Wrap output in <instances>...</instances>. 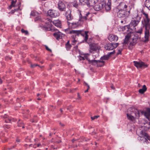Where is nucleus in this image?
Masks as SVG:
<instances>
[{
	"label": "nucleus",
	"mask_w": 150,
	"mask_h": 150,
	"mask_svg": "<svg viewBox=\"0 0 150 150\" xmlns=\"http://www.w3.org/2000/svg\"><path fill=\"white\" fill-rule=\"evenodd\" d=\"M52 21L49 20L47 22H45L44 25H40V26L45 30L48 31L56 30V31L53 34L54 36L58 40L59 39H62L63 37L64 36V34L58 31L57 29L54 28L52 26Z\"/></svg>",
	"instance_id": "1"
},
{
	"label": "nucleus",
	"mask_w": 150,
	"mask_h": 150,
	"mask_svg": "<svg viewBox=\"0 0 150 150\" xmlns=\"http://www.w3.org/2000/svg\"><path fill=\"white\" fill-rule=\"evenodd\" d=\"M57 8L61 12L64 11V15L67 21H71L73 18V16L71 14V10L66 7L65 4L63 1H60L58 3Z\"/></svg>",
	"instance_id": "2"
},
{
	"label": "nucleus",
	"mask_w": 150,
	"mask_h": 150,
	"mask_svg": "<svg viewBox=\"0 0 150 150\" xmlns=\"http://www.w3.org/2000/svg\"><path fill=\"white\" fill-rule=\"evenodd\" d=\"M65 32L67 33L73 34L71 36V38L73 39H75L76 35L78 36L81 35L82 36H84L85 35L84 40L86 42L88 38V31H84L83 30H72L69 31L68 29H67L65 30Z\"/></svg>",
	"instance_id": "3"
},
{
	"label": "nucleus",
	"mask_w": 150,
	"mask_h": 150,
	"mask_svg": "<svg viewBox=\"0 0 150 150\" xmlns=\"http://www.w3.org/2000/svg\"><path fill=\"white\" fill-rule=\"evenodd\" d=\"M143 26L145 28L144 38L145 40L144 42H146L149 41V30L150 29V19H144V23H143Z\"/></svg>",
	"instance_id": "4"
},
{
	"label": "nucleus",
	"mask_w": 150,
	"mask_h": 150,
	"mask_svg": "<svg viewBox=\"0 0 150 150\" xmlns=\"http://www.w3.org/2000/svg\"><path fill=\"white\" fill-rule=\"evenodd\" d=\"M92 15L91 13L88 12L86 14L85 16L83 17L82 18L79 19V21L77 22L70 23L67 21L68 25L71 28H75L78 27L79 25H81L82 23L84 20H87V18H88L89 15H91V16Z\"/></svg>",
	"instance_id": "5"
},
{
	"label": "nucleus",
	"mask_w": 150,
	"mask_h": 150,
	"mask_svg": "<svg viewBox=\"0 0 150 150\" xmlns=\"http://www.w3.org/2000/svg\"><path fill=\"white\" fill-rule=\"evenodd\" d=\"M117 15V16L119 18H124L127 16L130 13V9L129 10H121L115 8L114 10Z\"/></svg>",
	"instance_id": "6"
},
{
	"label": "nucleus",
	"mask_w": 150,
	"mask_h": 150,
	"mask_svg": "<svg viewBox=\"0 0 150 150\" xmlns=\"http://www.w3.org/2000/svg\"><path fill=\"white\" fill-rule=\"evenodd\" d=\"M88 54L86 55L85 57L86 59L87 60L90 64L93 65H97L98 67H101L104 65V61H103L96 60H91L88 57H87Z\"/></svg>",
	"instance_id": "7"
},
{
	"label": "nucleus",
	"mask_w": 150,
	"mask_h": 150,
	"mask_svg": "<svg viewBox=\"0 0 150 150\" xmlns=\"http://www.w3.org/2000/svg\"><path fill=\"white\" fill-rule=\"evenodd\" d=\"M132 110L133 112V111L134 113V112L136 118H138L140 115H144L145 116V111L142 110H138L134 108L131 107L129 109V110Z\"/></svg>",
	"instance_id": "8"
},
{
	"label": "nucleus",
	"mask_w": 150,
	"mask_h": 150,
	"mask_svg": "<svg viewBox=\"0 0 150 150\" xmlns=\"http://www.w3.org/2000/svg\"><path fill=\"white\" fill-rule=\"evenodd\" d=\"M105 5V1L103 0L97 4L95 5L94 8L96 11H99L104 8Z\"/></svg>",
	"instance_id": "9"
},
{
	"label": "nucleus",
	"mask_w": 150,
	"mask_h": 150,
	"mask_svg": "<svg viewBox=\"0 0 150 150\" xmlns=\"http://www.w3.org/2000/svg\"><path fill=\"white\" fill-rule=\"evenodd\" d=\"M47 14L51 17H56L59 15L58 11L54 10H49L47 12Z\"/></svg>",
	"instance_id": "10"
},
{
	"label": "nucleus",
	"mask_w": 150,
	"mask_h": 150,
	"mask_svg": "<svg viewBox=\"0 0 150 150\" xmlns=\"http://www.w3.org/2000/svg\"><path fill=\"white\" fill-rule=\"evenodd\" d=\"M130 108H129L128 110V113L127 114V117L128 120L131 121H133L135 119H136L135 117H134L133 115V114H134V112H133L132 110L129 111V109Z\"/></svg>",
	"instance_id": "11"
},
{
	"label": "nucleus",
	"mask_w": 150,
	"mask_h": 150,
	"mask_svg": "<svg viewBox=\"0 0 150 150\" xmlns=\"http://www.w3.org/2000/svg\"><path fill=\"white\" fill-rule=\"evenodd\" d=\"M134 66L137 68L142 67L145 68L147 67L148 66L147 64H145L144 62H137L134 61Z\"/></svg>",
	"instance_id": "12"
},
{
	"label": "nucleus",
	"mask_w": 150,
	"mask_h": 150,
	"mask_svg": "<svg viewBox=\"0 0 150 150\" xmlns=\"http://www.w3.org/2000/svg\"><path fill=\"white\" fill-rule=\"evenodd\" d=\"M128 6L124 2L120 3L117 6V8L121 10H126L128 9Z\"/></svg>",
	"instance_id": "13"
},
{
	"label": "nucleus",
	"mask_w": 150,
	"mask_h": 150,
	"mask_svg": "<svg viewBox=\"0 0 150 150\" xmlns=\"http://www.w3.org/2000/svg\"><path fill=\"white\" fill-rule=\"evenodd\" d=\"M140 136L141 138L143 137V138L144 139L145 141L146 140L147 141V139L150 140V137H149L148 134L145 133V132L143 130H142L140 132Z\"/></svg>",
	"instance_id": "14"
},
{
	"label": "nucleus",
	"mask_w": 150,
	"mask_h": 150,
	"mask_svg": "<svg viewBox=\"0 0 150 150\" xmlns=\"http://www.w3.org/2000/svg\"><path fill=\"white\" fill-rule=\"evenodd\" d=\"M129 38V35H127L126 36L123 42L122 43V48H125L128 45Z\"/></svg>",
	"instance_id": "15"
},
{
	"label": "nucleus",
	"mask_w": 150,
	"mask_h": 150,
	"mask_svg": "<svg viewBox=\"0 0 150 150\" xmlns=\"http://www.w3.org/2000/svg\"><path fill=\"white\" fill-rule=\"evenodd\" d=\"M108 38L110 41L112 42L113 41H117L118 39V37L116 35L110 34L108 36Z\"/></svg>",
	"instance_id": "16"
},
{
	"label": "nucleus",
	"mask_w": 150,
	"mask_h": 150,
	"mask_svg": "<svg viewBox=\"0 0 150 150\" xmlns=\"http://www.w3.org/2000/svg\"><path fill=\"white\" fill-rule=\"evenodd\" d=\"M111 0H108V2L107 4H106V1H105V5L104 7L105 10L108 11L110 10L111 5Z\"/></svg>",
	"instance_id": "17"
},
{
	"label": "nucleus",
	"mask_w": 150,
	"mask_h": 150,
	"mask_svg": "<svg viewBox=\"0 0 150 150\" xmlns=\"http://www.w3.org/2000/svg\"><path fill=\"white\" fill-rule=\"evenodd\" d=\"M99 47L98 46L95 44H92L90 45V52L92 53L93 51H96L99 49Z\"/></svg>",
	"instance_id": "18"
},
{
	"label": "nucleus",
	"mask_w": 150,
	"mask_h": 150,
	"mask_svg": "<svg viewBox=\"0 0 150 150\" xmlns=\"http://www.w3.org/2000/svg\"><path fill=\"white\" fill-rule=\"evenodd\" d=\"M140 20H135L134 19L132 20L131 21L130 24V25L132 27H135L136 26L139 22H140Z\"/></svg>",
	"instance_id": "19"
},
{
	"label": "nucleus",
	"mask_w": 150,
	"mask_h": 150,
	"mask_svg": "<svg viewBox=\"0 0 150 150\" xmlns=\"http://www.w3.org/2000/svg\"><path fill=\"white\" fill-rule=\"evenodd\" d=\"M137 41L136 40H133L132 39V40L130 41L129 45L128 46L130 50L132 49L136 44Z\"/></svg>",
	"instance_id": "20"
},
{
	"label": "nucleus",
	"mask_w": 150,
	"mask_h": 150,
	"mask_svg": "<svg viewBox=\"0 0 150 150\" xmlns=\"http://www.w3.org/2000/svg\"><path fill=\"white\" fill-rule=\"evenodd\" d=\"M52 23L55 26L59 28L61 27V23L60 21L59 20H54L52 22Z\"/></svg>",
	"instance_id": "21"
},
{
	"label": "nucleus",
	"mask_w": 150,
	"mask_h": 150,
	"mask_svg": "<svg viewBox=\"0 0 150 150\" xmlns=\"http://www.w3.org/2000/svg\"><path fill=\"white\" fill-rule=\"evenodd\" d=\"M105 49L108 50H111L113 49V47L112 43H108L107 44L105 47Z\"/></svg>",
	"instance_id": "22"
},
{
	"label": "nucleus",
	"mask_w": 150,
	"mask_h": 150,
	"mask_svg": "<svg viewBox=\"0 0 150 150\" xmlns=\"http://www.w3.org/2000/svg\"><path fill=\"white\" fill-rule=\"evenodd\" d=\"M98 0H89L88 6H92L97 3Z\"/></svg>",
	"instance_id": "23"
},
{
	"label": "nucleus",
	"mask_w": 150,
	"mask_h": 150,
	"mask_svg": "<svg viewBox=\"0 0 150 150\" xmlns=\"http://www.w3.org/2000/svg\"><path fill=\"white\" fill-rule=\"evenodd\" d=\"M2 117H3L5 119L4 121L6 122H11L12 120L10 119L9 117L6 114H5L4 115L1 116Z\"/></svg>",
	"instance_id": "24"
},
{
	"label": "nucleus",
	"mask_w": 150,
	"mask_h": 150,
	"mask_svg": "<svg viewBox=\"0 0 150 150\" xmlns=\"http://www.w3.org/2000/svg\"><path fill=\"white\" fill-rule=\"evenodd\" d=\"M147 89L146 85H144L143 86L142 88L139 90V92L141 94H143L146 91Z\"/></svg>",
	"instance_id": "25"
},
{
	"label": "nucleus",
	"mask_w": 150,
	"mask_h": 150,
	"mask_svg": "<svg viewBox=\"0 0 150 150\" xmlns=\"http://www.w3.org/2000/svg\"><path fill=\"white\" fill-rule=\"evenodd\" d=\"M139 38H140V34H137V33H135L134 34V37L132 38V39H133V40H135L137 41V40Z\"/></svg>",
	"instance_id": "26"
},
{
	"label": "nucleus",
	"mask_w": 150,
	"mask_h": 150,
	"mask_svg": "<svg viewBox=\"0 0 150 150\" xmlns=\"http://www.w3.org/2000/svg\"><path fill=\"white\" fill-rule=\"evenodd\" d=\"M88 54L87 55V57H88V56H89V54H88L87 53V54H81L82 55H84V57H82L80 55H79L78 56V57L79 59V60L81 61V60H85V59H86V58L85 57V56H86V55Z\"/></svg>",
	"instance_id": "27"
},
{
	"label": "nucleus",
	"mask_w": 150,
	"mask_h": 150,
	"mask_svg": "<svg viewBox=\"0 0 150 150\" xmlns=\"http://www.w3.org/2000/svg\"><path fill=\"white\" fill-rule=\"evenodd\" d=\"M145 5L150 10V0H146L145 2Z\"/></svg>",
	"instance_id": "28"
},
{
	"label": "nucleus",
	"mask_w": 150,
	"mask_h": 150,
	"mask_svg": "<svg viewBox=\"0 0 150 150\" xmlns=\"http://www.w3.org/2000/svg\"><path fill=\"white\" fill-rule=\"evenodd\" d=\"M17 125L19 127H22V128H24L25 127L24 124L22 121L21 120H19L17 122Z\"/></svg>",
	"instance_id": "29"
},
{
	"label": "nucleus",
	"mask_w": 150,
	"mask_h": 150,
	"mask_svg": "<svg viewBox=\"0 0 150 150\" xmlns=\"http://www.w3.org/2000/svg\"><path fill=\"white\" fill-rule=\"evenodd\" d=\"M80 3L83 5H86L88 6L89 0H79Z\"/></svg>",
	"instance_id": "30"
},
{
	"label": "nucleus",
	"mask_w": 150,
	"mask_h": 150,
	"mask_svg": "<svg viewBox=\"0 0 150 150\" xmlns=\"http://www.w3.org/2000/svg\"><path fill=\"white\" fill-rule=\"evenodd\" d=\"M109 56L108 55H104L100 59L102 60H107L109 58Z\"/></svg>",
	"instance_id": "31"
},
{
	"label": "nucleus",
	"mask_w": 150,
	"mask_h": 150,
	"mask_svg": "<svg viewBox=\"0 0 150 150\" xmlns=\"http://www.w3.org/2000/svg\"><path fill=\"white\" fill-rule=\"evenodd\" d=\"M16 1H14L13 0H12L11 2V5L9 6V8L10 9H11L12 7H14L15 6V5L16 3Z\"/></svg>",
	"instance_id": "32"
},
{
	"label": "nucleus",
	"mask_w": 150,
	"mask_h": 150,
	"mask_svg": "<svg viewBox=\"0 0 150 150\" xmlns=\"http://www.w3.org/2000/svg\"><path fill=\"white\" fill-rule=\"evenodd\" d=\"M21 31L22 33H24L25 35H28V31L26 30H25L23 29H22L21 30Z\"/></svg>",
	"instance_id": "33"
},
{
	"label": "nucleus",
	"mask_w": 150,
	"mask_h": 150,
	"mask_svg": "<svg viewBox=\"0 0 150 150\" xmlns=\"http://www.w3.org/2000/svg\"><path fill=\"white\" fill-rule=\"evenodd\" d=\"M142 28H141L140 29H139L138 30L136 31V33H137V34L139 33V34H140H140L142 33Z\"/></svg>",
	"instance_id": "34"
},
{
	"label": "nucleus",
	"mask_w": 150,
	"mask_h": 150,
	"mask_svg": "<svg viewBox=\"0 0 150 150\" xmlns=\"http://www.w3.org/2000/svg\"><path fill=\"white\" fill-rule=\"evenodd\" d=\"M65 47L67 50H69L71 47V44L65 45Z\"/></svg>",
	"instance_id": "35"
},
{
	"label": "nucleus",
	"mask_w": 150,
	"mask_h": 150,
	"mask_svg": "<svg viewBox=\"0 0 150 150\" xmlns=\"http://www.w3.org/2000/svg\"><path fill=\"white\" fill-rule=\"evenodd\" d=\"M35 21H42L41 17L40 16H38V17H36L35 19Z\"/></svg>",
	"instance_id": "36"
},
{
	"label": "nucleus",
	"mask_w": 150,
	"mask_h": 150,
	"mask_svg": "<svg viewBox=\"0 0 150 150\" xmlns=\"http://www.w3.org/2000/svg\"><path fill=\"white\" fill-rule=\"evenodd\" d=\"M112 45L113 46V49H114L115 48L117 47L119 45V43H114V44L112 43Z\"/></svg>",
	"instance_id": "37"
},
{
	"label": "nucleus",
	"mask_w": 150,
	"mask_h": 150,
	"mask_svg": "<svg viewBox=\"0 0 150 150\" xmlns=\"http://www.w3.org/2000/svg\"><path fill=\"white\" fill-rule=\"evenodd\" d=\"M99 117V115H96L94 116L93 117H91V118L92 120H93L95 119H96Z\"/></svg>",
	"instance_id": "38"
},
{
	"label": "nucleus",
	"mask_w": 150,
	"mask_h": 150,
	"mask_svg": "<svg viewBox=\"0 0 150 150\" xmlns=\"http://www.w3.org/2000/svg\"><path fill=\"white\" fill-rule=\"evenodd\" d=\"M123 48H122H122H121V49L120 50H118V52L117 53V55H118L119 54H121V53L122 49Z\"/></svg>",
	"instance_id": "39"
},
{
	"label": "nucleus",
	"mask_w": 150,
	"mask_h": 150,
	"mask_svg": "<svg viewBox=\"0 0 150 150\" xmlns=\"http://www.w3.org/2000/svg\"><path fill=\"white\" fill-rule=\"evenodd\" d=\"M115 53V51L113 50L112 52H110L109 53H108V55H109V57H111V55Z\"/></svg>",
	"instance_id": "40"
},
{
	"label": "nucleus",
	"mask_w": 150,
	"mask_h": 150,
	"mask_svg": "<svg viewBox=\"0 0 150 150\" xmlns=\"http://www.w3.org/2000/svg\"><path fill=\"white\" fill-rule=\"evenodd\" d=\"M37 66H38L39 67V65L37 64H31V67L33 68Z\"/></svg>",
	"instance_id": "41"
},
{
	"label": "nucleus",
	"mask_w": 150,
	"mask_h": 150,
	"mask_svg": "<svg viewBox=\"0 0 150 150\" xmlns=\"http://www.w3.org/2000/svg\"><path fill=\"white\" fill-rule=\"evenodd\" d=\"M143 14L146 17V19H149V18H148V14H146L145 13H144Z\"/></svg>",
	"instance_id": "42"
},
{
	"label": "nucleus",
	"mask_w": 150,
	"mask_h": 150,
	"mask_svg": "<svg viewBox=\"0 0 150 150\" xmlns=\"http://www.w3.org/2000/svg\"><path fill=\"white\" fill-rule=\"evenodd\" d=\"M73 6L74 7H75V8H78L79 7V5L77 3H74L73 4Z\"/></svg>",
	"instance_id": "43"
},
{
	"label": "nucleus",
	"mask_w": 150,
	"mask_h": 150,
	"mask_svg": "<svg viewBox=\"0 0 150 150\" xmlns=\"http://www.w3.org/2000/svg\"><path fill=\"white\" fill-rule=\"evenodd\" d=\"M30 16H35V12L34 11H32L30 14Z\"/></svg>",
	"instance_id": "44"
},
{
	"label": "nucleus",
	"mask_w": 150,
	"mask_h": 150,
	"mask_svg": "<svg viewBox=\"0 0 150 150\" xmlns=\"http://www.w3.org/2000/svg\"><path fill=\"white\" fill-rule=\"evenodd\" d=\"M19 8H18V9H15L14 10H12L11 11V13L12 14L13 13L15 12V11H17Z\"/></svg>",
	"instance_id": "45"
},
{
	"label": "nucleus",
	"mask_w": 150,
	"mask_h": 150,
	"mask_svg": "<svg viewBox=\"0 0 150 150\" xmlns=\"http://www.w3.org/2000/svg\"><path fill=\"white\" fill-rule=\"evenodd\" d=\"M17 101H18V100H19L21 102H23V101L24 100V99H23V98H17Z\"/></svg>",
	"instance_id": "46"
},
{
	"label": "nucleus",
	"mask_w": 150,
	"mask_h": 150,
	"mask_svg": "<svg viewBox=\"0 0 150 150\" xmlns=\"http://www.w3.org/2000/svg\"><path fill=\"white\" fill-rule=\"evenodd\" d=\"M45 48L46 49V50H47L48 51H50L51 52H52V50L51 49H49V47L47 46L46 45V46H45Z\"/></svg>",
	"instance_id": "47"
},
{
	"label": "nucleus",
	"mask_w": 150,
	"mask_h": 150,
	"mask_svg": "<svg viewBox=\"0 0 150 150\" xmlns=\"http://www.w3.org/2000/svg\"><path fill=\"white\" fill-rule=\"evenodd\" d=\"M71 106L67 107V109L68 110H70V109L71 108Z\"/></svg>",
	"instance_id": "48"
},
{
	"label": "nucleus",
	"mask_w": 150,
	"mask_h": 150,
	"mask_svg": "<svg viewBox=\"0 0 150 150\" xmlns=\"http://www.w3.org/2000/svg\"><path fill=\"white\" fill-rule=\"evenodd\" d=\"M73 40H72V42L73 43H75L76 42V40H75V39H73Z\"/></svg>",
	"instance_id": "49"
},
{
	"label": "nucleus",
	"mask_w": 150,
	"mask_h": 150,
	"mask_svg": "<svg viewBox=\"0 0 150 150\" xmlns=\"http://www.w3.org/2000/svg\"><path fill=\"white\" fill-rule=\"evenodd\" d=\"M6 59H9L10 60H11V57L7 56V57H6Z\"/></svg>",
	"instance_id": "50"
},
{
	"label": "nucleus",
	"mask_w": 150,
	"mask_h": 150,
	"mask_svg": "<svg viewBox=\"0 0 150 150\" xmlns=\"http://www.w3.org/2000/svg\"><path fill=\"white\" fill-rule=\"evenodd\" d=\"M61 142V141L60 140L57 141L56 142V143H59Z\"/></svg>",
	"instance_id": "51"
},
{
	"label": "nucleus",
	"mask_w": 150,
	"mask_h": 150,
	"mask_svg": "<svg viewBox=\"0 0 150 150\" xmlns=\"http://www.w3.org/2000/svg\"><path fill=\"white\" fill-rule=\"evenodd\" d=\"M78 99H80L81 98V97L80 96L79 94V93H78Z\"/></svg>",
	"instance_id": "52"
},
{
	"label": "nucleus",
	"mask_w": 150,
	"mask_h": 150,
	"mask_svg": "<svg viewBox=\"0 0 150 150\" xmlns=\"http://www.w3.org/2000/svg\"><path fill=\"white\" fill-rule=\"evenodd\" d=\"M124 29H125V28H128V26L127 25L125 26H124Z\"/></svg>",
	"instance_id": "53"
},
{
	"label": "nucleus",
	"mask_w": 150,
	"mask_h": 150,
	"mask_svg": "<svg viewBox=\"0 0 150 150\" xmlns=\"http://www.w3.org/2000/svg\"><path fill=\"white\" fill-rule=\"evenodd\" d=\"M69 41H68V42H67V43L65 44V45H70V44H69Z\"/></svg>",
	"instance_id": "54"
},
{
	"label": "nucleus",
	"mask_w": 150,
	"mask_h": 150,
	"mask_svg": "<svg viewBox=\"0 0 150 150\" xmlns=\"http://www.w3.org/2000/svg\"><path fill=\"white\" fill-rule=\"evenodd\" d=\"M111 88H112V89H115V88L113 87V86H110Z\"/></svg>",
	"instance_id": "55"
},
{
	"label": "nucleus",
	"mask_w": 150,
	"mask_h": 150,
	"mask_svg": "<svg viewBox=\"0 0 150 150\" xmlns=\"http://www.w3.org/2000/svg\"><path fill=\"white\" fill-rule=\"evenodd\" d=\"M41 146L40 144H37V147H39L40 146Z\"/></svg>",
	"instance_id": "56"
},
{
	"label": "nucleus",
	"mask_w": 150,
	"mask_h": 150,
	"mask_svg": "<svg viewBox=\"0 0 150 150\" xmlns=\"http://www.w3.org/2000/svg\"><path fill=\"white\" fill-rule=\"evenodd\" d=\"M51 147L53 149H55V148L54 147V146L53 145H52L51 146Z\"/></svg>",
	"instance_id": "57"
},
{
	"label": "nucleus",
	"mask_w": 150,
	"mask_h": 150,
	"mask_svg": "<svg viewBox=\"0 0 150 150\" xmlns=\"http://www.w3.org/2000/svg\"><path fill=\"white\" fill-rule=\"evenodd\" d=\"M84 84H85V85H86V86H87L89 85L88 84V83H86V82H84Z\"/></svg>",
	"instance_id": "58"
},
{
	"label": "nucleus",
	"mask_w": 150,
	"mask_h": 150,
	"mask_svg": "<svg viewBox=\"0 0 150 150\" xmlns=\"http://www.w3.org/2000/svg\"><path fill=\"white\" fill-rule=\"evenodd\" d=\"M60 125L62 126H63L64 125L62 124L61 123H60Z\"/></svg>",
	"instance_id": "59"
},
{
	"label": "nucleus",
	"mask_w": 150,
	"mask_h": 150,
	"mask_svg": "<svg viewBox=\"0 0 150 150\" xmlns=\"http://www.w3.org/2000/svg\"><path fill=\"white\" fill-rule=\"evenodd\" d=\"M2 83V81L1 79L0 78V83L1 84Z\"/></svg>",
	"instance_id": "60"
},
{
	"label": "nucleus",
	"mask_w": 150,
	"mask_h": 150,
	"mask_svg": "<svg viewBox=\"0 0 150 150\" xmlns=\"http://www.w3.org/2000/svg\"><path fill=\"white\" fill-rule=\"evenodd\" d=\"M60 111L61 112H63V110H62V108H60Z\"/></svg>",
	"instance_id": "61"
},
{
	"label": "nucleus",
	"mask_w": 150,
	"mask_h": 150,
	"mask_svg": "<svg viewBox=\"0 0 150 150\" xmlns=\"http://www.w3.org/2000/svg\"><path fill=\"white\" fill-rule=\"evenodd\" d=\"M88 89H87L85 91V93H86L88 92Z\"/></svg>",
	"instance_id": "62"
},
{
	"label": "nucleus",
	"mask_w": 150,
	"mask_h": 150,
	"mask_svg": "<svg viewBox=\"0 0 150 150\" xmlns=\"http://www.w3.org/2000/svg\"><path fill=\"white\" fill-rule=\"evenodd\" d=\"M87 86L88 87L87 89L89 90L90 88L89 86L88 85V86Z\"/></svg>",
	"instance_id": "63"
},
{
	"label": "nucleus",
	"mask_w": 150,
	"mask_h": 150,
	"mask_svg": "<svg viewBox=\"0 0 150 150\" xmlns=\"http://www.w3.org/2000/svg\"><path fill=\"white\" fill-rule=\"evenodd\" d=\"M12 120V121H13V122H15L16 121V120H14V119H13Z\"/></svg>",
	"instance_id": "64"
}]
</instances>
